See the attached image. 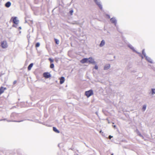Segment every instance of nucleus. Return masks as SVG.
Masks as SVG:
<instances>
[{
    "label": "nucleus",
    "mask_w": 155,
    "mask_h": 155,
    "mask_svg": "<svg viewBox=\"0 0 155 155\" xmlns=\"http://www.w3.org/2000/svg\"><path fill=\"white\" fill-rule=\"evenodd\" d=\"M106 16H107V18H110V16L109 15H106Z\"/></svg>",
    "instance_id": "obj_30"
},
{
    "label": "nucleus",
    "mask_w": 155,
    "mask_h": 155,
    "mask_svg": "<svg viewBox=\"0 0 155 155\" xmlns=\"http://www.w3.org/2000/svg\"><path fill=\"white\" fill-rule=\"evenodd\" d=\"M13 21L14 24H17L18 23V20L17 19L16 17H15L13 18Z\"/></svg>",
    "instance_id": "obj_10"
},
{
    "label": "nucleus",
    "mask_w": 155,
    "mask_h": 155,
    "mask_svg": "<svg viewBox=\"0 0 155 155\" xmlns=\"http://www.w3.org/2000/svg\"><path fill=\"white\" fill-rule=\"evenodd\" d=\"M146 107L147 105L146 104L144 105L142 108V110L143 111H144L146 109Z\"/></svg>",
    "instance_id": "obj_18"
},
{
    "label": "nucleus",
    "mask_w": 155,
    "mask_h": 155,
    "mask_svg": "<svg viewBox=\"0 0 155 155\" xmlns=\"http://www.w3.org/2000/svg\"><path fill=\"white\" fill-rule=\"evenodd\" d=\"M149 94L150 96H153L155 94V88H152Z\"/></svg>",
    "instance_id": "obj_6"
},
{
    "label": "nucleus",
    "mask_w": 155,
    "mask_h": 155,
    "mask_svg": "<svg viewBox=\"0 0 155 155\" xmlns=\"http://www.w3.org/2000/svg\"><path fill=\"white\" fill-rule=\"evenodd\" d=\"M73 24H77V25H78L79 24V23L78 21H75L74 22V23H73Z\"/></svg>",
    "instance_id": "obj_25"
},
{
    "label": "nucleus",
    "mask_w": 155,
    "mask_h": 155,
    "mask_svg": "<svg viewBox=\"0 0 155 155\" xmlns=\"http://www.w3.org/2000/svg\"><path fill=\"white\" fill-rule=\"evenodd\" d=\"M33 63H31L28 66V70L30 71L31 70V68L33 66Z\"/></svg>",
    "instance_id": "obj_17"
},
{
    "label": "nucleus",
    "mask_w": 155,
    "mask_h": 155,
    "mask_svg": "<svg viewBox=\"0 0 155 155\" xmlns=\"http://www.w3.org/2000/svg\"><path fill=\"white\" fill-rule=\"evenodd\" d=\"M105 44V41L104 40H103L101 41V43L99 45V46L100 47H102Z\"/></svg>",
    "instance_id": "obj_13"
},
{
    "label": "nucleus",
    "mask_w": 155,
    "mask_h": 155,
    "mask_svg": "<svg viewBox=\"0 0 155 155\" xmlns=\"http://www.w3.org/2000/svg\"><path fill=\"white\" fill-rule=\"evenodd\" d=\"M88 58H84L82 59L80 61L81 62L82 64L88 62Z\"/></svg>",
    "instance_id": "obj_8"
},
{
    "label": "nucleus",
    "mask_w": 155,
    "mask_h": 155,
    "mask_svg": "<svg viewBox=\"0 0 155 155\" xmlns=\"http://www.w3.org/2000/svg\"><path fill=\"white\" fill-rule=\"evenodd\" d=\"M112 137H112V136H110H110H109V139H111V138H112Z\"/></svg>",
    "instance_id": "obj_29"
},
{
    "label": "nucleus",
    "mask_w": 155,
    "mask_h": 155,
    "mask_svg": "<svg viewBox=\"0 0 155 155\" xmlns=\"http://www.w3.org/2000/svg\"><path fill=\"white\" fill-rule=\"evenodd\" d=\"M16 81H14L13 82V84H15L16 83Z\"/></svg>",
    "instance_id": "obj_32"
},
{
    "label": "nucleus",
    "mask_w": 155,
    "mask_h": 155,
    "mask_svg": "<svg viewBox=\"0 0 155 155\" xmlns=\"http://www.w3.org/2000/svg\"><path fill=\"white\" fill-rule=\"evenodd\" d=\"M140 137H142V138L143 139H144V140H145V139H144V137H143V136L142 135V136H141Z\"/></svg>",
    "instance_id": "obj_31"
},
{
    "label": "nucleus",
    "mask_w": 155,
    "mask_h": 155,
    "mask_svg": "<svg viewBox=\"0 0 155 155\" xmlns=\"http://www.w3.org/2000/svg\"><path fill=\"white\" fill-rule=\"evenodd\" d=\"M94 68L96 70H97L98 69V67L97 64L95 65Z\"/></svg>",
    "instance_id": "obj_27"
},
{
    "label": "nucleus",
    "mask_w": 155,
    "mask_h": 155,
    "mask_svg": "<svg viewBox=\"0 0 155 155\" xmlns=\"http://www.w3.org/2000/svg\"><path fill=\"white\" fill-rule=\"evenodd\" d=\"M40 44L38 42L36 44L35 46L36 47H38L40 46Z\"/></svg>",
    "instance_id": "obj_24"
},
{
    "label": "nucleus",
    "mask_w": 155,
    "mask_h": 155,
    "mask_svg": "<svg viewBox=\"0 0 155 155\" xmlns=\"http://www.w3.org/2000/svg\"><path fill=\"white\" fill-rule=\"evenodd\" d=\"M6 89V88L3 87H1L0 88V95L3 93L4 91Z\"/></svg>",
    "instance_id": "obj_12"
},
{
    "label": "nucleus",
    "mask_w": 155,
    "mask_h": 155,
    "mask_svg": "<svg viewBox=\"0 0 155 155\" xmlns=\"http://www.w3.org/2000/svg\"><path fill=\"white\" fill-rule=\"evenodd\" d=\"M95 4L102 10V5L100 0H93Z\"/></svg>",
    "instance_id": "obj_1"
},
{
    "label": "nucleus",
    "mask_w": 155,
    "mask_h": 155,
    "mask_svg": "<svg viewBox=\"0 0 155 155\" xmlns=\"http://www.w3.org/2000/svg\"><path fill=\"white\" fill-rule=\"evenodd\" d=\"M111 155H113V154H111Z\"/></svg>",
    "instance_id": "obj_36"
},
{
    "label": "nucleus",
    "mask_w": 155,
    "mask_h": 155,
    "mask_svg": "<svg viewBox=\"0 0 155 155\" xmlns=\"http://www.w3.org/2000/svg\"><path fill=\"white\" fill-rule=\"evenodd\" d=\"M73 12H74L73 10L72 9H70V11H69V13L71 15H73Z\"/></svg>",
    "instance_id": "obj_19"
},
{
    "label": "nucleus",
    "mask_w": 155,
    "mask_h": 155,
    "mask_svg": "<svg viewBox=\"0 0 155 155\" xmlns=\"http://www.w3.org/2000/svg\"><path fill=\"white\" fill-rule=\"evenodd\" d=\"M127 46L129 47L130 49L136 52L138 54H140V53L137 52L136 51L134 47L130 44H128L127 45Z\"/></svg>",
    "instance_id": "obj_7"
},
{
    "label": "nucleus",
    "mask_w": 155,
    "mask_h": 155,
    "mask_svg": "<svg viewBox=\"0 0 155 155\" xmlns=\"http://www.w3.org/2000/svg\"><path fill=\"white\" fill-rule=\"evenodd\" d=\"M50 67L51 68H52L54 67V64H51L50 65Z\"/></svg>",
    "instance_id": "obj_26"
},
{
    "label": "nucleus",
    "mask_w": 155,
    "mask_h": 155,
    "mask_svg": "<svg viewBox=\"0 0 155 155\" xmlns=\"http://www.w3.org/2000/svg\"><path fill=\"white\" fill-rule=\"evenodd\" d=\"M53 130L54 132H56L57 133H59V131L58 130H57V128L56 127H53Z\"/></svg>",
    "instance_id": "obj_20"
},
{
    "label": "nucleus",
    "mask_w": 155,
    "mask_h": 155,
    "mask_svg": "<svg viewBox=\"0 0 155 155\" xmlns=\"http://www.w3.org/2000/svg\"><path fill=\"white\" fill-rule=\"evenodd\" d=\"M146 58V59L149 62L152 63L153 62L152 60V59L149 57H148L147 56H146V57H145Z\"/></svg>",
    "instance_id": "obj_14"
},
{
    "label": "nucleus",
    "mask_w": 155,
    "mask_h": 155,
    "mask_svg": "<svg viewBox=\"0 0 155 155\" xmlns=\"http://www.w3.org/2000/svg\"><path fill=\"white\" fill-rule=\"evenodd\" d=\"M142 54L144 55L145 57H146L147 56L146 55V53L144 51V49H143L142 50Z\"/></svg>",
    "instance_id": "obj_23"
},
{
    "label": "nucleus",
    "mask_w": 155,
    "mask_h": 155,
    "mask_svg": "<svg viewBox=\"0 0 155 155\" xmlns=\"http://www.w3.org/2000/svg\"><path fill=\"white\" fill-rule=\"evenodd\" d=\"M139 54V55H140V56H141V57H142V58H143V56H142L141 55V54Z\"/></svg>",
    "instance_id": "obj_33"
},
{
    "label": "nucleus",
    "mask_w": 155,
    "mask_h": 155,
    "mask_svg": "<svg viewBox=\"0 0 155 155\" xmlns=\"http://www.w3.org/2000/svg\"><path fill=\"white\" fill-rule=\"evenodd\" d=\"M65 81L64 78L63 77H61L60 79V84H62Z\"/></svg>",
    "instance_id": "obj_15"
},
{
    "label": "nucleus",
    "mask_w": 155,
    "mask_h": 155,
    "mask_svg": "<svg viewBox=\"0 0 155 155\" xmlns=\"http://www.w3.org/2000/svg\"><path fill=\"white\" fill-rule=\"evenodd\" d=\"M19 28H20V29H21V27H19Z\"/></svg>",
    "instance_id": "obj_35"
},
{
    "label": "nucleus",
    "mask_w": 155,
    "mask_h": 155,
    "mask_svg": "<svg viewBox=\"0 0 155 155\" xmlns=\"http://www.w3.org/2000/svg\"><path fill=\"white\" fill-rule=\"evenodd\" d=\"M11 5V3L10 2H7L5 4V6L6 7L8 8Z\"/></svg>",
    "instance_id": "obj_16"
},
{
    "label": "nucleus",
    "mask_w": 155,
    "mask_h": 155,
    "mask_svg": "<svg viewBox=\"0 0 155 155\" xmlns=\"http://www.w3.org/2000/svg\"><path fill=\"white\" fill-rule=\"evenodd\" d=\"M110 68V65L109 64H108L105 65L104 69V70H107L108 69Z\"/></svg>",
    "instance_id": "obj_11"
},
{
    "label": "nucleus",
    "mask_w": 155,
    "mask_h": 155,
    "mask_svg": "<svg viewBox=\"0 0 155 155\" xmlns=\"http://www.w3.org/2000/svg\"><path fill=\"white\" fill-rule=\"evenodd\" d=\"M1 47L3 48H7L8 47V45L6 41H2L1 42Z\"/></svg>",
    "instance_id": "obj_3"
},
{
    "label": "nucleus",
    "mask_w": 155,
    "mask_h": 155,
    "mask_svg": "<svg viewBox=\"0 0 155 155\" xmlns=\"http://www.w3.org/2000/svg\"><path fill=\"white\" fill-rule=\"evenodd\" d=\"M44 77H45L46 78H48L50 77H51V75L49 73H45L43 74Z\"/></svg>",
    "instance_id": "obj_9"
},
{
    "label": "nucleus",
    "mask_w": 155,
    "mask_h": 155,
    "mask_svg": "<svg viewBox=\"0 0 155 155\" xmlns=\"http://www.w3.org/2000/svg\"><path fill=\"white\" fill-rule=\"evenodd\" d=\"M55 41V43L57 44L58 45L59 43V41L57 39H54Z\"/></svg>",
    "instance_id": "obj_22"
},
{
    "label": "nucleus",
    "mask_w": 155,
    "mask_h": 155,
    "mask_svg": "<svg viewBox=\"0 0 155 155\" xmlns=\"http://www.w3.org/2000/svg\"><path fill=\"white\" fill-rule=\"evenodd\" d=\"M110 21L112 23L114 24L116 26L117 20L115 17H113L110 19Z\"/></svg>",
    "instance_id": "obj_4"
},
{
    "label": "nucleus",
    "mask_w": 155,
    "mask_h": 155,
    "mask_svg": "<svg viewBox=\"0 0 155 155\" xmlns=\"http://www.w3.org/2000/svg\"><path fill=\"white\" fill-rule=\"evenodd\" d=\"M136 132L139 136H140V137L142 136V135L141 134L140 132L137 130H136Z\"/></svg>",
    "instance_id": "obj_21"
},
{
    "label": "nucleus",
    "mask_w": 155,
    "mask_h": 155,
    "mask_svg": "<svg viewBox=\"0 0 155 155\" xmlns=\"http://www.w3.org/2000/svg\"><path fill=\"white\" fill-rule=\"evenodd\" d=\"M113 127H114V128H115L116 127V126L114 125L113 126Z\"/></svg>",
    "instance_id": "obj_34"
},
{
    "label": "nucleus",
    "mask_w": 155,
    "mask_h": 155,
    "mask_svg": "<svg viewBox=\"0 0 155 155\" xmlns=\"http://www.w3.org/2000/svg\"><path fill=\"white\" fill-rule=\"evenodd\" d=\"M88 62H89V63L92 64H96V62L94 61V59L92 57H90L88 58Z\"/></svg>",
    "instance_id": "obj_5"
},
{
    "label": "nucleus",
    "mask_w": 155,
    "mask_h": 155,
    "mask_svg": "<svg viewBox=\"0 0 155 155\" xmlns=\"http://www.w3.org/2000/svg\"><path fill=\"white\" fill-rule=\"evenodd\" d=\"M49 60L51 62H53L54 61L53 60L51 59V58H49Z\"/></svg>",
    "instance_id": "obj_28"
},
{
    "label": "nucleus",
    "mask_w": 155,
    "mask_h": 155,
    "mask_svg": "<svg viewBox=\"0 0 155 155\" xmlns=\"http://www.w3.org/2000/svg\"><path fill=\"white\" fill-rule=\"evenodd\" d=\"M93 94V91L92 90L86 91L85 93V95L88 97Z\"/></svg>",
    "instance_id": "obj_2"
}]
</instances>
